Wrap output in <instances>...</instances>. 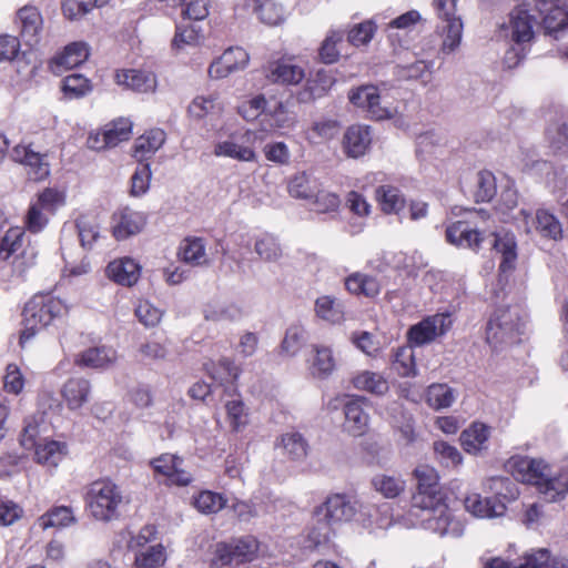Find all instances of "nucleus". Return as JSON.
<instances>
[{"mask_svg": "<svg viewBox=\"0 0 568 568\" xmlns=\"http://www.w3.org/2000/svg\"><path fill=\"white\" fill-rule=\"evenodd\" d=\"M392 368L400 377L417 376L415 354L412 344L399 346L394 351L392 356Z\"/></svg>", "mask_w": 568, "mask_h": 568, "instance_id": "33", "label": "nucleus"}, {"mask_svg": "<svg viewBox=\"0 0 568 568\" xmlns=\"http://www.w3.org/2000/svg\"><path fill=\"white\" fill-rule=\"evenodd\" d=\"M541 19V28L545 34L559 40L568 36V11L555 6L548 9L542 16L538 14Z\"/></svg>", "mask_w": 568, "mask_h": 568, "instance_id": "24", "label": "nucleus"}, {"mask_svg": "<svg viewBox=\"0 0 568 568\" xmlns=\"http://www.w3.org/2000/svg\"><path fill=\"white\" fill-rule=\"evenodd\" d=\"M255 252L266 262H276L282 256V248L277 241L270 235L258 239L254 245Z\"/></svg>", "mask_w": 568, "mask_h": 568, "instance_id": "57", "label": "nucleus"}, {"mask_svg": "<svg viewBox=\"0 0 568 568\" xmlns=\"http://www.w3.org/2000/svg\"><path fill=\"white\" fill-rule=\"evenodd\" d=\"M62 89L70 98H81L91 91L90 81L82 74L72 73L63 79Z\"/></svg>", "mask_w": 568, "mask_h": 568, "instance_id": "56", "label": "nucleus"}, {"mask_svg": "<svg viewBox=\"0 0 568 568\" xmlns=\"http://www.w3.org/2000/svg\"><path fill=\"white\" fill-rule=\"evenodd\" d=\"M183 460L170 454H163L151 462L154 471L166 478L171 485L186 486L191 483V475L182 469Z\"/></svg>", "mask_w": 568, "mask_h": 568, "instance_id": "13", "label": "nucleus"}, {"mask_svg": "<svg viewBox=\"0 0 568 568\" xmlns=\"http://www.w3.org/2000/svg\"><path fill=\"white\" fill-rule=\"evenodd\" d=\"M372 484L386 498H395L405 489V481L395 476L377 475Z\"/></svg>", "mask_w": 568, "mask_h": 568, "instance_id": "51", "label": "nucleus"}, {"mask_svg": "<svg viewBox=\"0 0 568 568\" xmlns=\"http://www.w3.org/2000/svg\"><path fill=\"white\" fill-rule=\"evenodd\" d=\"M315 314L323 321L339 324L344 321V304L329 295L320 296L315 301Z\"/></svg>", "mask_w": 568, "mask_h": 568, "instance_id": "32", "label": "nucleus"}, {"mask_svg": "<svg viewBox=\"0 0 568 568\" xmlns=\"http://www.w3.org/2000/svg\"><path fill=\"white\" fill-rule=\"evenodd\" d=\"M90 393V382L82 377L68 379L62 388V396L70 409H78L88 403Z\"/></svg>", "mask_w": 568, "mask_h": 568, "instance_id": "26", "label": "nucleus"}, {"mask_svg": "<svg viewBox=\"0 0 568 568\" xmlns=\"http://www.w3.org/2000/svg\"><path fill=\"white\" fill-rule=\"evenodd\" d=\"M226 500L220 494L205 490L194 499V506L203 514L217 513L225 506Z\"/></svg>", "mask_w": 568, "mask_h": 568, "instance_id": "55", "label": "nucleus"}, {"mask_svg": "<svg viewBox=\"0 0 568 568\" xmlns=\"http://www.w3.org/2000/svg\"><path fill=\"white\" fill-rule=\"evenodd\" d=\"M348 99L353 105L365 111L374 120H385L393 114L390 108L382 105L378 89L373 84L351 89Z\"/></svg>", "mask_w": 568, "mask_h": 568, "instance_id": "9", "label": "nucleus"}, {"mask_svg": "<svg viewBox=\"0 0 568 568\" xmlns=\"http://www.w3.org/2000/svg\"><path fill=\"white\" fill-rule=\"evenodd\" d=\"M341 130V123L335 119L322 118L312 123L306 131V139L312 144H321L334 139Z\"/></svg>", "mask_w": 568, "mask_h": 568, "instance_id": "31", "label": "nucleus"}, {"mask_svg": "<svg viewBox=\"0 0 568 568\" xmlns=\"http://www.w3.org/2000/svg\"><path fill=\"white\" fill-rule=\"evenodd\" d=\"M454 389L446 384H432L426 392V403L435 410L448 408L455 402Z\"/></svg>", "mask_w": 568, "mask_h": 568, "instance_id": "39", "label": "nucleus"}, {"mask_svg": "<svg viewBox=\"0 0 568 568\" xmlns=\"http://www.w3.org/2000/svg\"><path fill=\"white\" fill-rule=\"evenodd\" d=\"M496 194V179L489 171H480L476 175V190L474 193L476 202H488Z\"/></svg>", "mask_w": 568, "mask_h": 568, "instance_id": "52", "label": "nucleus"}, {"mask_svg": "<svg viewBox=\"0 0 568 568\" xmlns=\"http://www.w3.org/2000/svg\"><path fill=\"white\" fill-rule=\"evenodd\" d=\"M344 429L352 436H362L368 429L369 416L363 408V398L348 400L344 406Z\"/></svg>", "mask_w": 568, "mask_h": 568, "instance_id": "18", "label": "nucleus"}, {"mask_svg": "<svg viewBox=\"0 0 568 568\" xmlns=\"http://www.w3.org/2000/svg\"><path fill=\"white\" fill-rule=\"evenodd\" d=\"M524 222L528 225V220L535 225L536 231L542 236L551 240H560L562 236V226L559 220L546 210H538L536 216L532 217L525 210H520Z\"/></svg>", "mask_w": 568, "mask_h": 568, "instance_id": "21", "label": "nucleus"}, {"mask_svg": "<svg viewBox=\"0 0 568 568\" xmlns=\"http://www.w3.org/2000/svg\"><path fill=\"white\" fill-rule=\"evenodd\" d=\"M447 241L456 246L478 250L484 237L468 222L457 221L446 230Z\"/></svg>", "mask_w": 568, "mask_h": 568, "instance_id": "17", "label": "nucleus"}, {"mask_svg": "<svg viewBox=\"0 0 568 568\" xmlns=\"http://www.w3.org/2000/svg\"><path fill=\"white\" fill-rule=\"evenodd\" d=\"M64 306L60 300L50 295H36L26 305L22 312L23 329L20 334L19 344L24 347L37 333L51 324L61 315Z\"/></svg>", "mask_w": 568, "mask_h": 568, "instance_id": "4", "label": "nucleus"}, {"mask_svg": "<svg viewBox=\"0 0 568 568\" xmlns=\"http://www.w3.org/2000/svg\"><path fill=\"white\" fill-rule=\"evenodd\" d=\"M464 506L466 510L476 517L495 518L500 517L506 511L503 501L495 498H483L479 494H470L465 497Z\"/></svg>", "mask_w": 568, "mask_h": 568, "instance_id": "20", "label": "nucleus"}, {"mask_svg": "<svg viewBox=\"0 0 568 568\" xmlns=\"http://www.w3.org/2000/svg\"><path fill=\"white\" fill-rule=\"evenodd\" d=\"M371 141L368 126L352 125L344 134L343 145L349 156L358 158L366 152Z\"/></svg>", "mask_w": 568, "mask_h": 568, "instance_id": "28", "label": "nucleus"}, {"mask_svg": "<svg viewBox=\"0 0 568 568\" xmlns=\"http://www.w3.org/2000/svg\"><path fill=\"white\" fill-rule=\"evenodd\" d=\"M115 81L119 85L141 93L153 91L156 87L155 75L152 72L134 69L118 71Z\"/></svg>", "mask_w": 568, "mask_h": 568, "instance_id": "23", "label": "nucleus"}, {"mask_svg": "<svg viewBox=\"0 0 568 568\" xmlns=\"http://www.w3.org/2000/svg\"><path fill=\"white\" fill-rule=\"evenodd\" d=\"M108 0H63L62 12L69 20H79L93 8L104 6Z\"/></svg>", "mask_w": 568, "mask_h": 568, "instance_id": "44", "label": "nucleus"}, {"mask_svg": "<svg viewBox=\"0 0 568 568\" xmlns=\"http://www.w3.org/2000/svg\"><path fill=\"white\" fill-rule=\"evenodd\" d=\"M491 245L496 253L500 254L499 271L507 273L515 268L517 260V243L515 235L507 231H498L491 234Z\"/></svg>", "mask_w": 568, "mask_h": 568, "instance_id": "16", "label": "nucleus"}, {"mask_svg": "<svg viewBox=\"0 0 568 568\" xmlns=\"http://www.w3.org/2000/svg\"><path fill=\"white\" fill-rule=\"evenodd\" d=\"M356 513V501L351 497L342 494L328 496L314 511L316 525L311 528L308 538L315 546L327 542L332 526L352 520Z\"/></svg>", "mask_w": 568, "mask_h": 568, "instance_id": "2", "label": "nucleus"}, {"mask_svg": "<svg viewBox=\"0 0 568 568\" xmlns=\"http://www.w3.org/2000/svg\"><path fill=\"white\" fill-rule=\"evenodd\" d=\"M140 270V265L134 260L124 257L109 263L106 275L116 284L130 287L138 282Z\"/></svg>", "mask_w": 568, "mask_h": 568, "instance_id": "22", "label": "nucleus"}, {"mask_svg": "<svg viewBox=\"0 0 568 568\" xmlns=\"http://www.w3.org/2000/svg\"><path fill=\"white\" fill-rule=\"evenodd\" d=\"M242 310L235 304L207 305L204 310V317L213 322H233L240 320Z\"/></svg>", "mask_w": 568, "mask_h": 568, "instance_id": "50", "label": "nucleus"}, {"mask_svg": "<svg viewBox=\"0 0 568 568\" xmlns=\"http://www.w3.org/2000/svg\"><path fill=\"white\" fill-rule=\"evenodd\" d=\"M116 361V352L112 347L97 346L83 351L75 358V364L87 368H106Z\"/></svg>", "mask_w": 568, "mask_h": 568, "instance_id": "25", "label": "nucleus"}, {"mask_svg": "<svg viewBox=\"0 0 568 568\" xmlns=\"http://www.w3.org/2000/svg\"><path fill=\"white\" fill-rule=\"evenodd\" d=\"M414 477L417 493L413 496L410 515L419 520L423 528L439 536H462L464 525L446 505L436 469L419 465L414 470Z\"/></svg>", "mask_w": 568, "mask_h": 568, "instance_id": "1", "label": "nucleus"}, {"mask_svg": "<svg viewBox=\"0 0 568 568\" xmlns=\"http://www.w3.org/2000/svg\"><path fill=\"white\" fill-rule=\"evenodd\" d=\"M89 54V48L85 42H72L61 53L54 55L49 65L53 73L60 74L68 69L82 64L87 61Z\"/></svg>", "mask_w": 568, "mask_h": 568, "instance_id": "15", "label": "nucleus"}, {"mask_svg": "<svg viewBox=\"0 0 568 568\" xmlns=\"http://www.w3.org/2000/svg\"><path fill=\"white\" fill-rule=\"evenodd\" d=\"M106 143L115 148L119 143L128 141L132 133V122L129 119L120 118L106 124L103 129Z\"/></svg>", "mask_w": 568, "mask_h": 568, "instance_id": "45", "label": "nucleus"}, {"mask_svg": "<svg viewBox=\"0 0 568 568\" xmlns=\"http://www.w3.org/2000/svg\"><path fill=\"white\" fill-rule=\"evenodd\" d=\"M376 199L385 213L398 214L405 206L400 191L392 185H382L376 190Z\"/></svg>", "mask_w": 568, "mask_h": 568, "instance_id": "38", "label": "nucleus"}, {"mask_svg": "<svg viewBox=\"0 0 568 568\" xmlns=\"http://www.w3.org/2000/svg\"><path fill=\"white\" fill-rule=\"evenodd\" d=\"M375 30L376 26L372 20L355 24L347 33V41L355 47L367 44Z\"/></svg>", "mask_w": 568, "mask_h": 568, "instance_id": "59", "label": "nucleus"}, {"mask_svg": "<svg viewBox=\"0 0 568 568\" xmlns=\"http://www.w3.org/2000/svg\"><path fill=\"white\" fill-rule=\"evenodd\" d=\"M528 7L516 8L509 14V22L506 26L507 36L517 44L528 42L534 37V26L537 23L538 14Z\"/></svg>", "mask_w": 568, "mask_h": 568, "instance_id": "11", "label": "nucleus"}, {"mask_svg": "<svg viewBox=\"0 0 568 568\" xmlns=\"http://www.w3.org/2000/svg\"><path fill=\"white\" fill-rule=\"evenodd\" d=\"M490 428L481 423H473L460 434V444L465 452L477 455L487 448Z\"/></svg>", "mask_w": 568, "mask_h": 568, "instance_id": "27", "label": "nucleus"}, {"mask_svg": "<svg viewBox=\"0 0 568 568\" xmlns=\"http://www.w3.org/2000/svg\"><path fill=\"white\" fill-rule=\"evenodd\" d=\"M24 232L19 227H10L0 233V262L6 261L22 247Z\"/></svg>", "mask_w": 568, "mask_h": 568, "instance_id": "47", "label": "nucleus"}, {"mask_svg": "<svg viewBox=\"0 0 568 568\" xmlns=\"http://www.w3.org/2000/svg\"><path fill=\"white\" fill-rule=\"evenodd\" d=\"M256 132L245 130L234 132L224 141H220L214 146L216 156L231 158L241 162H253L256 160L255 142Z\"/></svg>", "mask_w": 568, "mask_h": 568, "instance_id": "8", "label": "nucleus"}, {"mask_svg": "<svg viewBox=\"0 0 568 568\" xmlns=\"http://www.w3.org/2000/svg\"><path fill=\"white\" fill-rule=\"evenodd\" d=\"M353 385L359 390H366L374 395H384L388 392V382L378 373L364 371L353 378Z\"/></svg>", "mask_w": 568, "mask_h": 568, "instance_id": "35", "label": "nucleus"}, {"mask_svg": "<svg viewBox=\"0 0 568 568\" xmlns=\"http://www.w3.org/2000/svg\"><path fill=\"white\" fill-rule=\"evenodd\" d=\"M535 465V459L528 458V457H520L516 456L510 458L509 460V467L511 469L513 476L521 481L529 484V481L534 480L535 477L531 475H528L529 468Z\"/></svg>", "mask_w": 568, "mask_h": 568, "instance_id": "62", "label": "nucleus"}, {"mask_svg": "<svg viewBox=\"0 0 568 568\" xmlns=\"http://www.w3.org/2000/svg\"><path fill=\"white\" fill-rule=\"evenodd\" d=\"M203 38L201 30L193 26H178L174 38L172 40V47L174 49H183L185 45H196Z\"/></svg>", "mask_w": 568, "mask_h": 568, "instance_id": "58", "label": "nucleus"}, {"mask_svg": "<svg viewBox=\"0 0 568 568\" xmlns=\"http://www.w3.org/2000/svg\"><path fill=\"white\" fill-rule=\"evenodd\" d=\"M145 224V214L130 207H123L112 215V233L118 241L139 234Z\"/></svg>", "mask_w": 568, "mask_h": 568, "instance_id": "12", "label": "nucleus"}, {"mask_svg": "<svg viewBox=\"0 0 568 568\" xmlns=\"http://www.w3.org/2000/svg\"><path fill=\"white\" fill-rule=\"evenodd\" d=\"M73 511L68 506H57L49 509L39 518V524L43 529L50 527L63 528L75 523Z\"/></svg>", "mask_w": 568, "mask_h": 568, "instance_id": "40", "label": "nucleus"}, {"mask_svg": "<svg viewBox=\"0 0 568 568\" xmlns=\"http://www.w3.org/2000/svg\"><path fill=\"white\" fill-rule=\"evenodd\" d=\"M267 77L273 82L297 84L304 79L305 73L298 65L288 62H278L271 68Z\"/></svg>", "mask_w": 568, "mask_h": 568, "instance_id": "36", "label": "nucleus"}, {"mask_svg": "<svg viewBox=\"0 0 568 568\" xmlns=\"http://www.w3.org/2000/svg\"><path fill=\"white\" fill-rule=\"evenodd\" d=\"M181 258L192 265H203L207 263L205 255V244L203 239H185L180 246Z\"/></svg>", "mask_w": 568, "mask_h": 568, "instance_id": "41", "label": "nucleus"}, {"mask_svg": "<svg viewBox=\"0 0 568 568\" xmlns=\"http://www.w3.org/2000/svg\"><path fill=\"white\" fill-rule=\"evenodd\" d=\"M343 31H329L318 49V57L323 63L332 64L338 61L341 53L337 49V44L343 41Z\"/></svg>", "mask_w": 568, "mask_h": 568, "instance_id": "48", "label": "nucleus"}, {"mask_svg": "<svg viewBox=\"0 0 568 568\" xmlns=\"http://www.w3.org/2000/svg\"><path fill=\"white\" fill-rule=\"evenodd\" d=\"M47 425L44 424L43 415L33 416L26 419V425L21 434V445L26 449H32V447L42 442L44 437L42 434L45 433Z\"/></svg>", "mask_w": 568, "mask_h": 568, "instance_id": "42", "label": "nucleus"}, {"mask_svg": "<svg viewBox=\"0 0 568 568\" xmlns=\"http://www.w3.org/2000/svg\"><path fill=\"white\" fill-rule=\"evenodd\" d=\"M315 356L312 362L311 372L313 376L325 378L335 369V359L332 349L326 346L314 345Z\"/></svg>", "mask_w": 568, "mask_h": 568, "instance_id": "37", "label": "nucleus"}, {"mask_svg": "<svg viewBox=\"0 0 568 568\" xmlns=\"http://www.w3.org/2000/svg\"><path fill=\"white\" fill-rule=\"evenodd\" d=\"M164 142L165 132L161 129H152L135 140L133 156L142 162L151 158Z\"/></svg>", "mask_w": 568, "mask_h": 568, "instance_id": "29", "label": "nucleus"}, {"mask_svg": "<svg viewBox=\"0 0 568 568\" xmlns=\"http://www.w3.org/2000/svg\"><path fill=\"white\" fill-rule=\"evenodd\" d=\"M450 325L452 320L448 314L428 316L408 329V342L415 346H423L433 342L437 336L444 335Z\"/></svg>", "mask_w": 568, "mask_h": 568, "instance_id": "10", "label": "nucleus"}, {"mask_svg": "<svg viewBox=\"0 0 568 568\" xmlns=\"http://www.w3.org/2000/svg\"><path fill=\"white\" fill-rule=\"evenodd\" d=\"M207 372L217 386L233 383L239 375L237 367L229 358H221L216 364H212L207 367Z\"/></svg>", "mask_w": 568, "mask_h": 568, "instance_id": "46", "label": "nucleus"}, {"mask_svg": "<svg viewBox=\"0 0 568 568\" xmlns=\"http://www.w3.org/2000/svg\"><path fill=\"white\" fill-rule=\"evenodd\" d=\"M164 561V548L161 545L150 546L135 556V566L138 568H159Z\"/></svg>", "mask_w": 568, "mask_h": 568, "instance_id": "54", "label": "nucleus"}, {"mask_svg": "<svg viewBox=\"0 0 568 568\" xmlns=\"http://www.w3.org/2000/svg\"><path fill=\"white\" fill-rule=\"evenodd\" d=\"M151 170L149 164H142L131 178V194L140 196L149 190Z\"/></svg>", "mask_w": 568, "mask_h": 568, "instance_id": "64", "label": "nucleus"}, {"mask_svg": "<svg viewBox=\"0 0 568 568\" xmlns=\"http://www.w3.org/2000/svg\"><path fill=\"white\" fill-rule=\"evenodd\" d=\"M320 186L321 183L315 176L302 172L291 179L288 192L296 199L313 200Z\"/></svg>", "mask_w": 568, "mask_h": 568, "instance_id": "34", "label": "nucleus"}, {"mask_svg": "<svg viewBox=\"0 0 568 568\" xmlns=\"http://www.w3.org/2000/svg\"><path fill=\"white\" fill-rule=\"evenodd\" d=\"M248 62V54L242 48H229L220 57V64H224L232 72L242 70Z\"/></svg>", "mask_w": 568, "mask_h": 568, "instance_id": "61", "label": "nucleus"}, {"mask_svg": "<svg viewBox=\"0 0 568 568\" xmlns=\"http://www.w3.org/2000/svg\"><path fill=\"white\" fill-rule=\"evenodd\" d=\"M547 501H556L568 491V480L561 477H550L549 473L536 486Z\"/></svg>", "mask_w": 568, "mask_h": 568, "instance_id": "43", "label": "nucleus"}, {"mask_svg": "<svg viewBox=\"0 0 568 568\" xmlns=\"http://www.w3.org/2000/svg\"><path fill=\"white\" fill-rule=\"evenodd\" d=\"M84 503L92 518L109 523L120 517L123 495L120 487L111 480H95L87 486Z\"/></svg>", "mask_w": 568, "mask_h": 568, "instance_id": "3", "label": "nucleus"}, {"mask_svg": "<svg viewBox=\"0 0 568 568\" xmlns=\"http://www.w3.org/2000/svg\"><path fill=\"white\" fill-rule=\"evenodd\" d=\"M281 444L284 452L292 459H303L307 455V443L304 437L298 433H287L281 438Z\"/></svg>", "mask_w": 568, "mask_h": 568, "instance_id": "53", "label": "nucleus"}, {"mask_svg": "<svg viewBox=\"0 0 568 568\" xmlns=\"http://www.w3.org/2000/svg\"><path fill=\"white\" fill-rule=\"evenodd\" d=\"M523 559L524 561L515 568H549L552 561L550 552L546 548L527 554Z\"/></svg>", "mask_w": 568, "mask_h": 568, "instance_id": "63", "label": "nucleus"}, {"mask_svg": "<svg viewBox=\"0 0 568 568\" xmlns=\"http://www.w3.org/2000/svg\"><path fill=\"white\" fill-rule=\"evenodd\" d=\"M456 3L457 0H433V7L445 23L442 51L447 54L459 47L463 37L464 26L460 17L456 16Z\"/></svg>", "mask_w": 568, "mask_h": 568, "instance_id": "7", "label": "nucleus"}, {"mask_svg": "<svg viewBox=\"0 0 568 568\" xmlns=\"http://www.w3.org/2000/svg\"><path fill=\"white\" fill-rule=\"evenodd\" d=\"M306 338L307 332L305 327L300 324H293L285 332L281 349L283 353L293 356L302 348Z\"/></svg>", "mask_w": 568, "mask_h": 568, "instance_id": "49", "label": "nucleus"}, {"mask_svg": "<svg viewBox=\"0 0 568 568\" xmlns=\"http://www.w3.org/2000/svg\"><path fill=\"white\" fill-rule=\"evenodd\" d=\"M23 164L30 168L29 175L36 181L45 179L50 173L49 164L45 162V155L32 149Z\"/></svg>", "mask_w": 568, "mask_h": 568, "instance_id": "60", "label": "nucleus"}, {"mask_svg": "<svg viewBox=\"0 0 568 568\" xmlns=\"http://www.w3.org/2000/svg\"><path fill=\"white\" fill-rule=\"evenodd\" d=\"M524 326L519 306L499 307L488 321L486 339L494 347L515 344L519 342Z\"/></svg>", "mask_w": 568, "mask_h": 568, "instance_id": "5", "label": "nucleus"}, {"mask_svg": "<svg viewBox=\"0 0 568 568\" xmlns=\"http://www.w3.org/2000/svg\"><path fill=\"white\" fill-rule=\"evenodd\" d=\"M34 460L48 468L57 467L68 454V446L64 442L43 438L36 444Z\"/></svg>", "mask_w": 568, "mask_h": 568, "instance_id": "19", "label": "nucleus"}, {"mask_svg": "<svg viewBox=\"0 0 568 568\" xmlns=\"http://www.w3.org/2000/svg\"><path fill=\"white\" fill-rule=\"evenodd\" d=\"M346 290L355 295L375 297L381 292V284L375 276L355 272L345 278Z\"/></svg>", "mask_w": 568, "mask_h": 568, "instance_id": "30", "label": "nucleus"}, {"mask_svg": "<svg viewBox=\"0 0 568 568\" xmlns=\"http://www.w3.org/2000/svg\"><path fill=\"white\" fill-rule=\"evenodd\" d=\"M16 22L20 28V37L22 41L33 47L40 41L43 20L39 10L33 6H26L17 12Z\"/></svg>", "mask_w": 568, "mask_h": 568, "instance_id": "14", "label": "nucleus"}, {"mask_svg": "<svg viewBox=\"0 0 568 568\" xmlns=\"http://www.w3.org/2000/svg\"><path fill=\"white\" fill-rule=\"evenodd\" d=\"M257 550L258 542L252 536L231 542H219L215 546L211 566L213 568L235 567L252 561L256 557Z\"/></svg>", "mask_w": 568, "mask_h": 568, "instance_id": "6", "label": "nucleus"}]
</instances>
